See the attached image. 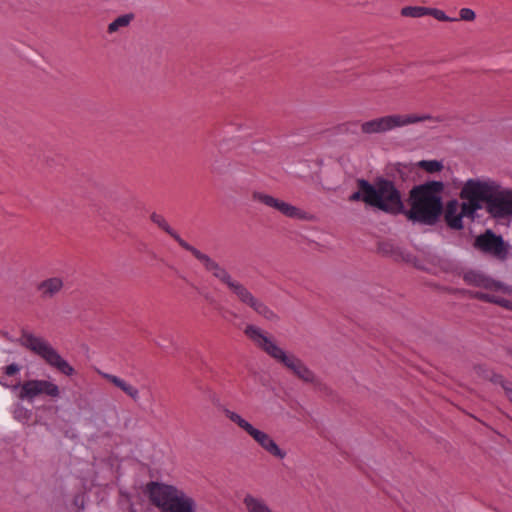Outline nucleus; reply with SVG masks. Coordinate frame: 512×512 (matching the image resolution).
Wrapping results in <instances>:
<instances>
[{"label":"nucleus","instance_id":"obj_18","mask_svg":"<svg viewBox=\"0 0 512 512\" xmlns=\"http://www.w3.org/2000/svg\"><path fill=\"white\" fill-rule=\"evenodd\" d=\"M243 504L247 512H273L264 499L251 494L244 497Z\"/></svg>","mask_w":512,"mask_h":512},{"label":"nucleus","instance_id":"obj_29","mask_svg":"<svg viewBox=\"0 0 512 512\" xmlns=\"http://www.w3.org/2000/svg\"><path fill=\"white\" fill-rule=\"evenodd\" d=\"M78 512H80V511H78Z\"/></svg>","mask_w":512,"mask_h":512},{"label":"nucleus","instance_id":"obj_4","mask_svg":"<svg viewBox=\"0 0 512 512\" xmlns=\"http://www.w3.org/2000/svg\"><path fill=\"white\" fill-rule=\"evenodd\" d=\"M485 186L479 185L473 179L468 180L460 193L464 200L459 203L457 200H451L447 203L445 209V221L452 229H461L463 227L462 218H473L477 210L481 209L479 198L485 196Z\"/></svg>","mask_w":512,"mask_h":512},{"label":"nucleus","instance_id":"obj_22","mask_svg":"<svg viewBox=\"0 0 512 512\" xmlns=\"http://www.w3.org/2000/svg\"><path fill=\"white\" fill-rule=\"evenodd\" d=\"M419 166L429 173L439 172L443 168L442 163L437 160H422Z\"/></svg>","mask_w":512,"mask_h":512},{"label":"nucleus","instance_id":"obj_14","mask_svg":"<svg viewBox=\"0 0 512 512\" xmlns=\"http://www.w3.org/2000/svg\"><path fill=\"white\" fill-rule=\"evenodd\" d=\"M474 245L482 252L491 254L498 259L504 260L507 256V248L502 237L494 234L491 230L477 236Z\"/></svg>","mask_w":512,"mask_h":512},{"label":"nucleus","instance_id":"obj_10","mask_svg":"<svg viewBox=\"0 0 512 512\" xmlns=\"http://www.w3.org/2000/svg\"><path fill=\"white\" fill-rule=\"evenodd\" d=\"M224 414L231 422L246 432L268 454L280 460L286 457V452L277 445L268 433L254 427L250 422L234 411L225 409Z\"/></svg>","mask_w":512,"mask_h":512},{"label":"nucleus","instance_id":"obj_13","mask_svg":"<svg viewBox=\"0 0 512 512\" xmlns=\"http://www.w3.org/2000/svg\"><path fill=\"white\" fill-rule=\"evenodd\" d=\"M253 199L265 204L268 207H272L282 213L284 216L298 219V220H310L311 216L309 213L301 210L300 208L293 206L287 202H284L280 199L274 198L273 196L261 193L254 192Z\"/></svg>","mask_w":512,"mask_h":512},{"label":"nucleus","instance_id":"obj_21","mask_svg":"<svg viewBox=\"0 0 512 512\" xmlns=\"http://www.w3.org/2000/svg\"><path fill=\"white\" fill-rule=\"evenodd\" d=\"M401 15L404 17L420 18L428 15V8L421 6H406L402 8Z\"/></svg>","mask_w":512,"mask_h":512},{"label":"nucleus","instance_id":"obj_6","mask_svg":"<svg viewBox=\"0 0 512 512\" xmlns=\"http://www.w3.org/2000/svg\"><path fill=\"white\" fill-rule=\"evenodd\" d=\"M207 272L224 284L241 303L250 307L255 313L269 321L277 319V315L263 301L256 298L244 284L234 279L217 261Z\"/></svg>","mask_w":512,"mask_h":512},{"label":"nucleus","instance_id":"obj_16","mask_svg":"<svg viewBox=\"0 0 512 512\" xmlns=\"http://www.w3.org/2000/svg\"><path fill=\"white\" fill-rule=\"evenodd\" d=\"M464 280L471 285L483 287L487 290L496 292L502 289V284L494 281L493 279L487 278L481 273L475 271H469L465 273Z\"/></svg>","mask_w":512,"mask_h":512},{"label":"nucleus","instance_id":"obj_17","mask_svg":"<svg viewBox=\"0 0 512 512\" xmlns=\"http://www.w3.org/2000/svg\"><path fill=\"white\" fill-rule=\"evenodd\" d=\"M99 374L104 379L108 380L113 385H115L116 387L121 389L125 394H127L134 401H138L139 400V398H140L139 390L135 386L129 384L125 380H123V379H121V378H119V377H117L115 375H112V374H109V373H105V372H101V371H99Z\"/></svg>","mask_w":512,"mask_h":512},{"label":"nucleus","instance_id":"obj_7","mask_svg":"<svg viewBox=\"0 0 512 512\" xmlns=\"http://www.w3.org/2000/svg\"><path fill=\"white\" fill-rule=\"evenodd\" d=\"M20 343L64 375L72 376L75 373L74 368L43 337L23 330L20 336Z\"/></svg>","mask_w":512,"mask_h":512},{"label":"nucleus","instance_id":"obj_2","mask_svg":"<svg viewBox=\"0 0 512 512\" xmlns=\"http://www.w3.org/2000/svg\"><path fill=\"white\" fill-rule=\"evenodd\" d=\"M444 185L440 181H430L415 186L410 191V209L406 216L413 222L426 225L434 224L443 211L442 191Z\"/></svg>","mask_w":512,"mask_h":512},{"label":"nucleus","instance_id":"obj_12","mask_svg":"<svg viewBox=\"0 0 512 512\" xmlns=\"http://www.w3.org/2000/svg\"><path fill=\"white\" fill-rule=\"evenodd\" d=\"M151 221L156 224L160 229L164 230L167 234H169L177 243L185 250L189 251L208 271L211 266L216 262L207 254L202 253L200 250L196 249L184 239H182L178 233H176L168 224L166 219L157 213H152L150 216Z\"/></svg>","mask_w":512,"mask_h":512},{"label":"nucleus","instance_id":"obj_28","mask_svg":"<svg viewBox=\"0 0 512 512\" xmlns=\"http://www.w3.org/2000/svg\"><path fill=\"white\" fill-rule=\"evenodd\" d=\"M3 378H4L3 376H2V377H0V383H1L2 385H6V386H8V385L3 381Z\"/></svg>","mask_w":512,"mask_h":512},{"label":"nucleus","instance_id":"obj_15","mask_svg":"<svg viewBox=\"0 0 512 512\" xmlns=\"http://www.w3.org/2000/svg\"><path fill=\"white\" fill-rule=\"evenodd\" d=\"M63 287V278L60 276H53L38 283L37 291L40 293L42 298L50 299L60 293Z\"/></svg>","mask_w":512,"mask_h":512},{"label":"nucleus","instance_id":"obj_20","mask_svg":"<svg viewBox=\"0 0 512 512\" xmlns=\"http://www.w3.org/2000/svg\"><path fill=\"white\" fill-rule=\"evenodd\" d=\"M133 19V15L125 14L117 17L108 25V33L113 34L121 28L127 27Z\"/></svg>","mask_w":512,"mask_h":512},{"label":"nucleus","instance_id":"obj_11","mask_svg":"<svg viewBox=\"0 0 512 512\" xmlns=\"http://www.w3.org/2000/svg\"><path fill=\"white\" fill-rule=\"evenodd\" d=\"M56 399L60 396V388L50 380L31 379L20 385L18 397L32 402L36 397Z\"/></svg>","mask_w":512,"mask_h":512},{"label":"nucleus","instance_id":"obj_25","mask_svg":"<svg viewBox=\"0 0 512 512\" xmlns=\"http://www.w3.org/2000/svg\"><path fill=\"white\" fill-rule=\"evenodd\" d=\"M20 371V366L13 363L4 368V372L6 376H14Z\"/></svg>","mask_w":512,"mask_h":512},{"label":"nucleus","instance_id":"obj_1","mask_svg":"<svg viewBox=\"0 0 512 512\" xmlns=\"http://www.w3.org/2000/svg\"><path fill=\"white\" fill-rule=\"evenodd\" d=\"M244 333L258 348L283 365L300 380L313 385H319L318 378L300 358L283 350L277 345L273 337L269 336L262 329L255 325H247Z\"/></svg>","mask_w":512,"mask_h":512},{"label":"nucleus","instance_id":"obj_23","mask_svg":"<svg viewBox=\"0 0 512 512\" xmlns=\"http://www.w3.org/2000/svg\"><path fill=\"white\" fill-rule=\"evenodd\" d=\"M428 15L442 22H453L458 20L457 18L447 16L444 11L436 8H428Z\"/></svg>","mask_w":512,"mask_h":512},{"label":"nucleus","instance_id":"obj_8","mask_svg":"<svg viewBox=\"0 0 512 512\" xmlns=\"http://www.w3.org/2000/svg\"><path fill=\"white\" fill-rule=\"evenodd\" d=\"M475 183L485 186V196L479 198V205L486 203V208L494 217H504L512 214V191L501 190L494 181L474 180Z\"/></svg>","mask_w":512,"mask_h":512},{"label":"nucleus","instance_id":"obj_5","mask_svg":"<svg viewBox=\"0 0 512 512\" xmlns=\"http://www.w3.org/2000/svg\"><path fill=\"white\" fill-rule=\"evenodd\" d=\"M147 491L150 501L162 512H197L194 499L172 485L151 482Z\"/></svg>","mask_w":512,"mask_h":512},{"label":"nucleus","instance_id":"obj_24","mask_svg":"<svg viewBox=\"0 0 512 512\" xmlns=\"http://www.w3.org/2000/svg\"><path fill=\"white\" fill-rule=\"evenodd\" d=\"M476 18L475 12L470 8H461L459 11V18L458 20L471 22L474 21Z\"/></svg>","mask_w":512,"mask_h":512},{"label":"nucleus","instance_id":"obj_26","mask_svg":"<svg viewBox=\"0 0 512 512\" xmlns=\"http://www.w3.org/2000/svg\"><path fill=\"white\" fill-rule=\"evenodd\" d=\"M84 504H85V496L84 494H77L75 497H74V500H73V505L78 509V510H81L84 508Z\"/></svg>","mask_w":512,"mask_h":512},{"label":"nucleus","instance_id":"obj_3","mask_svg":"<svg viewBox=\"0 0 512 512\" xmlns=\"http://www.w3.org/2000/svg\"><path fill=\"white\" fill-rule=\"evenodd\" d=\"M358 190L352 193L349 201H363L382 211L399 213L403 209L400 192L392 181L381 179L375 185L365 179L357 180Z\"/></svg>","mask_w":512,"mask_h":512},{"label":"nucleus","instance_id":"obj_27","mask_svg":"<svg viewBox=\"0 0 512 512\" xmlns=\"http://www.w3.org/2000/svg\"><path fill=\"white\" fill-rule=\"evenodd\" d=\"M503 388L505 390L507 397L512 402V385H503Z\"/></svg>","mask_w":512,"mask_h":512},{"label":"nucleus","instance_id":"obj_19","mask_svg":"<svg viewBox=\"0 0 512 512\" xmlns=\"http://www.w3.org/2000/svg\"><path fill=\"white\" fill-rule=\"evenodd\" d=\"M476 297L478 299H480V300H483V301H486V302L495 303V304H498V305H500L502 307H505V308H508V309L512 310V303L509 300L505 299L502 296L496 295L494 293L480 292V293L476 294Z\"/></svg>","mask_w":512,"mask_h":512},{"label":"nucleus","instance_id":"obj_9","mask_svg":"<svg viewBox=\"0 0 512 512\" xmlns=\"http://www.w3.org/2000/svg\"><path fill=\"white\" fill-rule=\"evenodd\" d=\"M432 119L433 117L428 114H391L363 122L361 131L364 134L386 133L396 128Z\"/></svg>","mask_w":512,"mask_h":512}]
</instances>
